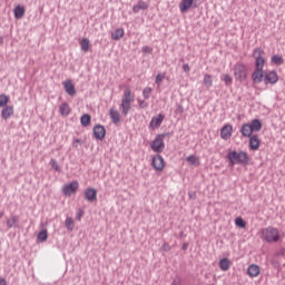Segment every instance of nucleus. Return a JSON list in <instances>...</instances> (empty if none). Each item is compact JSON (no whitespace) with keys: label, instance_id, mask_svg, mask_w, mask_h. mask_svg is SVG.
<instances>
[{"label":"nucleus","instance_id":"nucleus-15","mask_svg":"<svg viewBox=\"0 0 285 285\" xmlns=\"http://www.w3.org/2000/svg\"><path fill=\"white\" fill-rule=\"evenodd\" d=\"M12 115H14V107L4 106L1 111L2 119H4V121H8V119H10V117H12Z\"/></svg>","mask_w":285,"mask_h":285},{"label":"nucleus","instance_id":"nucleus-14","mask_svg":"<svg viewBox=\"0 0 285 285\" xmlns=\"http://www.w3.org/2000/svg\"><path fill=\"white\" fill-rule=\"evenodd\" d=\"M62 85L67 95H70V97H75V95H77V89H75V83H72V80H66L62 82Z\"/></svg>","mask_w":285,"mask_h":285},{"label":"nucleus","instance_id":"nucleus-45","mask_svg":"<svg viewBox=\"0 0 285 285\" xmlns=\"http://www.w3.org/2000/svg\"><path fill=\"white\" fill-rule=\"evenodd\" d=\"M81 217H83V210H80L77 216L76 219H78V222H81Z\"/></svg>","mask_w":285,"mask_h":285},{"label":"nucleus","instance_id":"nucleus-41","mask_svg":"<svg viewBox=\"0 0 285 285\" xmlns=\"http://www.w3.org/2000/svg\"><path fill=\"white\" fill-rule=\"evenodd\" d=\"M142 52H145V55H151L153 53V48L145 46L142 47Z\"/></svg>","mask_w":285,"mask_h":285},{"label":"nucleus","instance_id":"nucleus-28","mask_svg":"<svg viewBox=\"0 0 285 285\" xmlns=\"http://www.w3.org/2000/svg\"><path fill=\"white\" fill-rule=\"evenodd\" d=\"M16 19H23V14H26V9L21 6H17L13 10Z\"/></svg>","mask_w":285,"mask_h":285},{"label":"nucleus","instance_id":"nucleus-11","mask_svg":"<svg viewBox=\"0 0 285 285\" xmlns=\"http://www.w3.org/2000/svg\"><path fill=\"white\" fill-rule=\"evenodd\" d=\"M264 81L266 86H268V83H272V85L277 83V81H279V76L277 75V71L273 70L266 73L264 77Z\"/></svg>","mask_w":285,"mask_h":285},{"label":"nucleus","instance_id":"nucleus-46","mask_svg":"<svg viewBox=\"0 0 285 285\" xmlns=\"http://www.w3.org/2000/svg\"><path fill=\"white\" fill-rule=\"evenodd\" d=\"M163 250H170V245L168 243H165L163 245Z\"/></svg>","mask_w":285,"mask_h":285},{"label":"nucleus","instance_id":"nucleus-30","mask_svg":"<svg viewBox=\"0 0 285 285\" xmlns=\"http://www.w3.org/2000/svg\"><path fill=\"white\" fill-rule=\"evenodd\" d=\"M203 82L205 88H213V76L206 73L203 78Z\"/></svg>","mask_w":285,"mask_h":285},{"label":"nucleus","instance_id":"nucleus-8","mask_svg":"<svg viewBox=\"0 0 285 285\" xmlns=\"http://www.w3.org/2000/svg\"><path fill=\"white\" fill-rule=\"evenodd\" d=\"M150 148L154 153H164V148H166V144L164 142V138H161V136H157L151 141Z\"/></svg>","mask_w":285,"mask_h":285},{"label":"nucleus","instance_id":"nucleus-7","mask_svg":"<svg viewBox=\"0 0 285 285\" xmlns=\"http://www.w3.org/2000/svg\"><path fill=\"white\" fill-rule=\"evenodd\" d=\"M77 190H79V181H77V180H73V181L62 186V193H63V195H66V197L76 195Z\"/></svg>","mask_w":285,"mask_h":285},{"label":"nucleus","instance_id":"nucleus-26","mask_svg":"<svg viewBox=\"0 0 285 285\" xmlns=\"http://www.w3.org/2000/svg\"><path fill=\"white\" fill-rule=\"evenodd\" d=\"M91 117L90 115L88 114H83L81 117H80V124L81 126H83V128H88V126H90L91 124Z\"/></svg>","mask_w":285,"mask_h":285},{"label":"nucleus","instance_id":"nucleus-49","mask_svg":"<svg viewBox=\"0 0 285 285\" xmlns=\"http://www.w3.org/2000/svg\"><path fill=\"white\" fill-rule=\"evenodd\" d=\"M188 249V245L187 244H184L183 245V250H187Z\"/></svg>","mask_w":285,"mask_h":285},{"label":"nucleus","instance_id":"nucleus-48","mask_svg":"<svg viewBox=\"0 0 285 285\" xmlns=\"http://www.w3.org/2000/svg\"><path fill=\"white\" fill-rule=\"evenodd\" d=\"M80 142H81V140L76 139V140H73V146H77V144H80Z\"/></svg>","mask_w":285,"mask_h":285},{"label":"nucleus","instance_id":"nucleus-5","mask_svg":"<svg viewBox=\"0 0 285 285\" xmlns=\"http://www.w3.org/2000/svg\"><path fill=\"white\" fill-rule=\"evenodd\" d=\"M253 57L255 59V68L264 70V66H266V58H264V49H254Z\"/></svg>","mask_w":285,"mask_h":285},{"label":"nucleus","instance_id":"nucleus-32","mask_svg":"<svg viewBox=\"0 0 285 285\" xmlns=\"http://www.w3.org/2000/svg\"><path fill=\"white\" fill-rule=\"evenodd\" d=\"M17 224H19V217H17V216H11V217L7 220V226H8V228H14V226H17Z\"/></svg>","mask_w":285,"mask_h":285},{"label":"nucleus","instance_id":"nucleus-44","mask_svg":"<svg viewBox=\"0 0 285 285\" xmlns=\"http://www.w3.org/2000/svg\"><path fill=\"white\" fill-rule=\"evenodd\" d=\"M171 285H181V278H174Z\"/></svg>","mask_w":285,"mask_h":285},{"label":"nucleus","instance_id":"nucleus-43","mask_svg":"<svg viewBox=\"0 0 285 285\" xmlns=\"http://www.w3.org/2000/svg\"><path fill=\"white\" fill-rule=\"evenodd\" d=\"M183 70L188 75L190 72V66L188 63L183 65Z\"/></svg>","mask_w":285,"mask_h":285},{"label":"nucleus","instance_id":"nucleus-42","mask_svg":"<svg viewBox=\"0 0 285 285\" xmlns=\"http://www.w3.org/2000/svg\"><path fill=\"white\" fill-rule=\"evenodd\" d=\"M138 104H139V108H148V102L144 100H138Z\"/></svg>","mask_w":285,"mask_h":285},{"label":"nucleus","instance_id":"nucleus-19","mask_svg":"<svg viewBox=\"0 0 285 285\" xmlns=\"http://www.w3.org/2000/svg\"><path fill=\"white\" fill-rule=\"evenodd\" d=\"M186 161H187V164H189V166H195L196 168L198 166H202V160L199 159V156H197V155L187 156Z\"/></svg>","mask_w":285,"mask_h":285},{"label":"nucleus","instance_id":"nucleus-39","mask_svg":"<svg viewBox=\"0 0 285 285\" xmlns=\"http://www.w3.org/2000/svg\"><path fill=\"white\" fill-rule=\"evenodd\" d=\"M164 79H166V73L164 72V73H158L157 76H156V83H157V86H161V81H164Z\"/></svg>","mask_w":285,"mask_h":285},{"label":"nucleus","instance_id":"nucleus-12","mask_svg":"<svg viewBox=\"0 0 285 285\" xmlns=\"http://www.w3.org/2000/svg\"><path fill=\"white\" fill-rule=\"evenodd\" d=\"M94 136H95V139H98L99 141H101L102 139L106 138V128L101 125H96L94 127Z\"/></svg>","mask_w":285,"mask_h":285},{"label":"nucleus","instance_id":"nucleus-2","mask_svg":"<svg viewBox=\"0 0 285 285\" xmlns=\"http://www.w3.org/2000/svg\"><path fill=\"white\" fill-rule=\"evenodd\" d=\"M227 159L230 161L232 166L242 164L243 166L248 165V154L246 151H229Z\"/></svg>","mask_w":285,"mask_h":285},{"label":"nucleus","instance_id":"nucleus-13","mask_svg":"<svg viewBox=\"0 0 285 285\" xmlns=\"http://www.w3.org/2000/svg\"><path fill=\"white\" fill-rule=\"evenodd\" d=\"M264 69L255 68L254 72L252 73V80L254 83H262L264 81Z\"/></svg>","mask_w":285,"mask_h":285},{"label":"nucleus","instance_id":"nucleus-47","mask_svg":"<svg viewBox=\"0 0 285 285\" xmlns=\"http://www.w3.org/2000/svg\"><path fill=\"white\" fill-rule=\"evenodd\" d=\"M0 285H8V282H6L4 278H1V279H0Z\"/></svg>","mask_w":285,"mask_h":285},{"label":"nucleus","instance_id":"nucleus-51","mask_svg":"<svg viewBox=\"0 0 285 285\" xmlns=\"http://www.w3.org/2000/svg\"><path fill=\"white\" fill-rule=\"evenodd\" d=\"M3 217V212H0V218Z\"/></svg>","mask_w":285,"mask_h":285},{"label":"nucleus","instance_id":"nucleus-4","mask_svg":"<svg viewBox=\"0 0 285 285\" xmlns=\"http://www.w3.org/2000/svg\"><path fill=\"white\" fill-rule=\"evenodd\" d=\"M234 77L236 81H246L248 68H246L244 63H236L234 67Z\"/></svg>","mask_w":285,"mask_h":285},{"label":"nucleus","instance_id":"nucleus-27","mask_svg":"<svg viewBox=\"0 0 285 285\" xmlns=\"http://www.w3.org/2000/svg\"><path fill=\"white\" fill-rule=\"evenodd\" d=\"M80 48H81L82 52H88L90 50V48H91L90 39L83 38L80 41Z\"/></svg>","mask_w":285,"mask_h":285},{"label":"nucleus","instance_id":"nucleus-34","mask_svg":"<svg viewBox=\"0 0 285 285\" xmlns=\"http://www.w3.org/2000/svg\"><path fill=\"white\" fill-rule=\"evenodd\" d=\"M272 63H274L275 66H282V63H284V58H282V56H273L271 59Z\"/></svg>","mask_w":285,"mask_h":285},{"label":"nucleus","instance_id":"nucleus-6","mask_svg":"<svg viewBox=\"0 0 285 285\" xmlns=\"http://www.w3.org/2000/svg\"><path fill=\"white\" fill-rule=\"evenodd\" d=\"M151 166L156 173H164V169L166 168V160L161 155H156L151 159Z\"/></svg>","mask_w":285,"mask_h":285},{"label":"nucleus","instance_id":"nucleus-50","mask_svg":"<svg viewBox=\"0 0 285 285\" xmlns=\"http://www.w3.org/2000/svg\"><path fill=\"white\" fill-rule=\"evenodd\" d=\"M3 43V37L0 36V45Z\"/></svg>","mask_w":285,"mask_h":285},{"label":"nucleus","instance_id":"nucleus-21","mask_svg":"<svg viewBox=\"0 0 285 285\" xmlns=\"http://www.w3.org/2000/svg\"><path fill=\"white\" fill-rule=\"evenodd\" d=\"M109 117L114 124H119V121H121V115L115 108L109 110Z\"/></svg>","mask_w":285,"mask_h":285},{"label":"nucleus","instance_id":"nucleus-35","mask_svg":"<svg viewBox=\"0 0 285 285\" xmlns=\"http://www.w3.org/2000/svg\"><path fill=\"white\" fill-rule=\"evenodd\" d=\"M222 81H224L225 86H230L233 83V77L228 73L222 76Z\"/></svg>","mask_w":285,"mask_h":285},{"label":"nucleus","instance_id":"nucleus-20","mask_svg":"<svg viewBox=\"0 0 285 285\" xmlns=\"http://www.w3.org/2000/svg\"><path fill=\"white\" fill-rule=\"evenodd\" d=\"M140 10H148V3L139 0L136 6L132 7V12L137 14Z\"/></svg>","mask_w":285,"mask_h":285},{"label":"nucleus","instance_id":"nucleus-40","mask_svg":"<svg viewBox=\"0 0 285 285\" xmlns=\"http://www.w3.org/2000/svg\"><path fill=\"white\" fill-rule=\"evenodd\" d=\"M50 166L53 168V170H56L57 173L61 171V167H59V164L57 163L56 159H51L50 160Z\"/></svg>","mask_w":285,"mask_h":285},{"label":"nucleus","instance_id":"nucleus-10","mask_svg":"<svg viewBox=\"0 0 285 285\" xmlns=\"http://www.w3.org/2000/svg\"><path fill=\"white\" fill-rule=\"evenodd\" d=\"M165 117L166 116H164L163 114H159L158 116L153 117L149 122V128H151V130H157V128H159V126L164 124Z\"/></svg>","mask_w":285,"mask_h":285},{"label":"nucleus","instance_id":"nucleus-3","mask_svg":"<svg viewBox=\"0 0 285 285\" xmlns=\"http://www.w3.org/2000/svg\"><path fill=\"white\" fill-rule=\"evenodd\" d=\"M262 237L267 244H273L279 242V229L275 227H267L262 229Z\"/></svg>","mask_w":285,"mask_h":285},{"label":"nucleus","instance_id":"nucleus-31","mask_svg":"<svg viewBox=\"0 0 285 285\" xmlns=\"http://www.w3.org/2000/svg\"><path fill=\"white\" fill-rule=\"evenodd\" d=\"M10 104V96L6 94L0 95V108H6Z\"/></svg>","mask_w":285,"mask_h":285},{"label":"nucleus","instance_id":"nucleus-9","mask_svg":"<svg viewBox=\"0 0 285 285\" xmlns=\"http://www.w3.org/2000/svg\"><path fill=\"white\" fill-rule=\"evenodd\" d=\"M233 137V125L225 124L220 129V139L228 141Z\"/></svg>","mask_w":285,"mask_h":285},{"label":"nucleus","instance_id":"nucleus-22","mask_svg":"<svg viewBox=\"0 0 285 285\" xmlns=\"http://www.w3.org/2000/svg\"><path fill=\"white\" fill-rule=\"evenodd\" d=\"M259 272H261L259 267L255 264L249 265L247 268V274L249 275V277H258Z\"/></svg>","mask_w":285,"mask_h":285},{"label":"nucleus","instance_id":"nucleus-37","mask_svg":"<svg viewBox=\"0 0 285 285\" xmlns=\"http://www.w3.org/2000/svg\"><path fill=\"white\" fill-rule=\"evenodd\" d=\"M235 225L238 227V228H246V222L244 218L242 217H237L235 219Z\"/></svg>","mask_w":285,"mask_h":285},{"label":"nucleus","instance_id":"nucleus-33","mask_svg":"<svg viewBox=\"0 0 285 285\" xmlns=\"http://www.w3.org/2000/svg\"><path fill=\"white\" fill-rule=\"evenodd\" d=\"M67 230H75V220L71 217H67L65 220Z\"/></svg>","mask_w":285,"mask_h":285},{"label":"nucleus","instance_id":"nucleus-38","mask_svg":"<svg viewBox=\"0 0 285 285\" xmlns=\"http://www.w3.org/2000/svg\"><path fill=\"white\" fill-rule=\"evenodd\" d=\"M150 95H153V88L146 87V88L142 90V97H144L145 99H150Z\"/></svg>","mask_w":285,"mask_h":285},{"label":"nucleus","instance_id":"nucleus-16","mask_svg":"<svg viewBox=\"0 0 285 285\" xmlns=\"http://www.w3.org/2000/svg\"><path fill=\"white\" fill-rule=\"evenodd\" d=\"M87 202H97V189L89 187L85 190Z\"/></svg>","mask_w":285,"mask_h":285},{"label":"nucleus","instance_id":"nucleus-23","mask_svg":"<svg viewBox=\"0 0 285 285\" xmlns=\"http://www.w3.org/2000/svg\"><path fill=\"white\" fill-rule=\"evenodd\" d=\"M59 112L62 117H68V115H70V112H72V109L70 108V105H68L67 102H63L59 107Z\"/></svg>","mask_w":285,"mask_h":285},{"label":"nucleus","instance_id":"nucleus-17","mask_svg":"<svg viewBox=\"0 0 285 285\" xmlns=\"http://www.w3.org/2000/svg\"><path fill=\"white\" fill-rule=\"evenodd\" d=\"M121 101L127 104H132V101H135V95H132L129 87L125 88Z\"/></svg>","mask_w":285,"mask_h":285},{"label":"nucleus","instance_id":"nucleus-29","mask_svg":"<svg viewBox=\"0 0 285 285\" xmlns=\"http://www.w3.org/2000/svg\"><path fill=\"white\" fill-rule=\"evenodd\" d=\"M219 268L220 271H228L230 268V259L228 258H223L219 261Z\"/></svg>","mask_w":285,"mask_h":285},{"label":"nucleus","instance_id":"nucleus-24","mask_svg":"<svg viewBox=\"0 0 285 285\" xmlns=\"http://www.w3.org/2000/svg\"><path fill=\"white\" fill-rule=\"evenodd\" d=\"M131 108H132V102H124V101H121L120 110H121V115H124V117L128 116V114L130 112Z\"/></svg>","mask_w":285,"mask_h":285},{"label":"nucleus","instance_id":"nucleus-25","mask_svg":"<svg viewBox=\"0 0 285 285\" xmlns=\"http://www.w3.org/2000/svg\"><path fill=\"white\" fill-rule=\"evenodd\" d=\"M124 35H125L124 28H118V29H116V30L111 33V39H112L114 41H119V39H124Z\"/></svg>","mask_w":285,"mask_h":285},{"label":"nucleus","instance_id":"nucleus-36","mask_svg":"<svg viewBox=\"0 0 285 285\" xmlns=\"http://www.w3.org/2000/svg\"><path fill=\"white\" fill-rule=\"evenodd\" d=\"M47 239H48V230L47 229H42L41 232H39L38 240L39 242H46Z\"/></svg>","mask_w":285,"mask_h":285},{"label":"nucleus","instance_id":"nucleus-18","mask_svg":"<svg viewBox=\"0 0 285 285\" xmlns=\"http://www.w3.org/2000/svg\"><path fill=\"white\" fill-rule=\"evenodd\" d=\"M195 3V0H181L179 3V10L180 12H188L190 8H193V4Z\"/></svg>","mask_w":285,"mask_h":285},{"label":"nucleus","instance_id":"nucleus-1","mask_svg":"<svg viewBox=\"0 0 285 285\" xmlns=\"http://www.w3.org/2000/svg\"><path fill=\"white\" fill-rule=\"evenodd\" d=\"M259 130H262V121L259 119H254L252 122L242 125L240 134L243 137L249 139V150H259L262 140H259V136H253V132H259Z\"/></svg>","mask_w":285,"mask_h":285}]
</instances>
